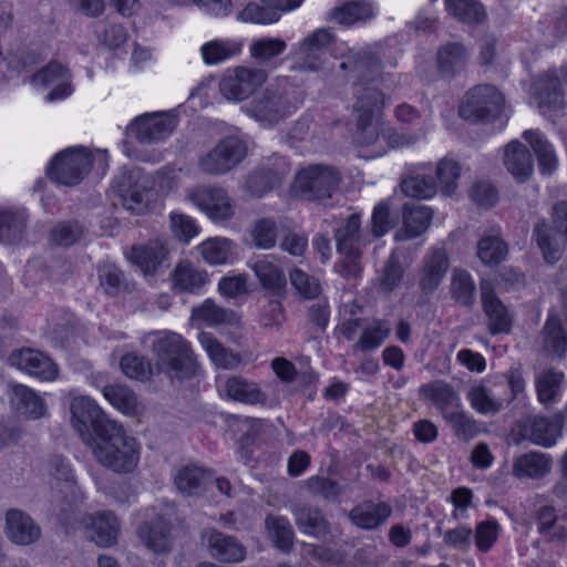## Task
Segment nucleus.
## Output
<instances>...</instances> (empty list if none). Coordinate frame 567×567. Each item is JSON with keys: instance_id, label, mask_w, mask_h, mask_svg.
Masks as SVG:
<instances>
[{"instance_id": "1", "label": "nucleus", "mask_w": 567, "mask_h": 567, "mask_svg": "<svg viewBox=\"0 0 567 567\" xmlns=\"http://www.w3.org/2000/svg\"><path fill=\"white\" fill-rule=\"evenodd\" d=\"M344 59L339 68L350 71L354 85L355 102L352 106V116L355 121V140L361 145H372L379 138L378 125L374 115L384 106L383 93L373 85L383 79V63L381 56L373 48L360 50L349 49L342 55Z\"/></svg>"}, {"instance_id": "2", "label": "nucleus", "mask_w": 567, "mask_h": 567, "mask_svg": "<svg viewBox=\"0 0 567 567\" xmlns=\"http://www.w3.org/2000/svg\"><path fill=\"white\" fill-rule=\"evenodd\" d=\"M86 445L92 450L96 462L114 473H131L140 461L137 441L127 435L117 422L104 426Z\"/></svg>"}, {"instance_id": "3", "label": "nucleus", "mask_w": 567, "mask_h": 567, "mask_svg": "<svg viewBox=\"0 0 567 567\" xmlns=\"http://www.w3.org/2000/svg\"><path fill=\"white\" fill-rule=\"evenodd\" d=\"M153 336L152 352L158 373L165 374L172 382L192 378L197 363L189 342L173 331L154 332Z\"/></svg>"}, {"instance_id": "4", "label": "nucleus", "mask_w": 567, "mask_h": 567, "mask_svg": "<svg viewBox=\"0 0 567 567\" xmlns=\"http://www.w3.org/2000/svg\"><path fill=\"white\" fill-rule=\"evenodd\" d=\"M337 252L340 260L334 264V271L346 279L361 276V258L371 241L369 234L361 228V216L357 213L341 219L333 229Z\"/></svg>"}, {"instance_id": "5", "label": "nucleus", "mask_w": 567, "mask_h": 567, "mask_svg": "<svg viewBox=\"0 0 567 567\" xmlns=\"http://www.w3.org/2000/svg\"><path fill=\"white\" fill-rule=\"evenodd\" d=\"M296 109L297 105L291 99V90L280 84L267 86L245 106L246 113L265 126L277 124Z\"/></svg>"}, {"instance_id": "6", "label": "nucleus", "mask_w": 567, "mask_h": 567, "mask_svg": "<svg viewBox=\"0 0 567 567\" xmlns=\"http://www.w3.org/2000/svg\"><path fill=\"white\" fill-rule=\"evenodd\" d=\"M121 205L133 215H142L152 200L150 181L138 167H123L112 182Z\"/></svg>"}, {"instance_id": "7", "label": "nucleus", "mask_w": 567, "mask_h": 567, "mask_svg": "<svg viewBox=\"0 0 567 567\" xmlns=\"http://www.w3.org/2000/svg\"><path fill=\"white\" fill-rule=\"evenodd\" d=\"M334 34L330 29L321 28L309 33L291 50L293 69L317 72L322 69L328 55L333 53Z\"/></svg>"}, {"instance_id": "8", "label": "nucleus", "mask_w": 567, "mask_h": 567, "mask_svg": "<svg viewBox=\"0 0 567 567\" xmlns=\"http://www.w3.org/2000/svg\"><path fill=\"white\" fill-rule=\"evenodd\" d=\"M503 107V94L493 85L482 84L465 94L460 115L472 123L491 122L502 114Z\"/></svg>"}, {"instance_id": "9", "label": "nucleus", "mask_w": 567, "mask_h": 567, "mask_svg": "<svg viewBox=\"0 0 567 567\" xmlns=\"http://www.w3.org/2000/svg\"><path fill=\"white\" fill-rule=\"evenodd\" d=\"M341 181V173L337 167L311 164L297 173L295 187L308 199H326L333 195Z\"/></svg>"}, {"instance_id": "10", "label": "nucleus", "mask_w": 567, "mask_h": 567, "mask_svg": "<svg viewBox=\"0 0 567 567\" xmlns=\"http://www.w3.org/2000/svg\"><path fill=\"white\" fill-rule=\"evenodd\" d=\"M93 159L84 147H72L59 153L48 167L49 177L61 185H78L91 171Z\"/></svg>"}, {"instance_id": "11", "label": "nucleus", "mask_w": 567, "mask_h": 567, "mask_svg": "<svg viewBox=\"0 0 567 567\" xmlns=\"http://www.w3.org/2000/svg\"><path fill=\"white\" fill-rule=\"evenodd\" d=\"M53 503L63 517L71 512L79 499V488L73 470L66 458L53 455L49 462Z\"/></svg>"}, {"instance_id": "12", "label": "nucleus", "mask_w": 567, "mask_h": 567, "mask_svg": "<svg viewBox=\"0 0 567 567\" xmlns=\"http://www.w3.org/2000/svg\"><path fill=\"white\" fill-rule=\"evenodd\" d=\"M246 155L247 145L241 138L226 136L199 158V167L210 175L225 174L237 166Z\"/></svg>"}, {"instance_id": "13", "label": "nucleus", "mask_w": 567, "mask_h": 567, "mask_svg": "<svg viewBox=\"0 0 567 567\" xmlns=\"http://www.w3.org/2000/svg\"><path fill=\"white\" fill-rule=\"evenodd\" d=\"M70 411L72 425L85 444L100 434L104 426L114 422L107 419L101 408L89 396H75L71 402Z\"/></svg>"}, {"instance_id": "14", "label": "nucleus", "mask_w": 567, "mask_h": 567, "mask_svg": "<svg viewBox=\"0 0 567 567\" xmlns=\"http://www.w3.org/2000/svg\"><path fill=\"white\" fill-rule=\"evenodd\" d=\"M567 87V68L549 70L534 82L535 99L543 115L561 111L565 106L564 87Z\"/></svg>"}, {"instance_id": "15", "label": "nucleus", "mask_w": 567, "mask_h": 567, "mask_svg": "<svg viewBox=\"0 0 567 567\" xmlns=\"http://www.w3.org/2000/svg\"><path fill=\"white\" fill-rule=\"evenodd\" d=\"M267 72L262 69L237 66L228 70L219 82V91L230 101H243L250 96L267 81Z\"/></svg>"}, {"instance_id": "16", "label": "nucleus", "mask_w": 567, "mask_h": 567, "mask_svg": "<svg viewBox=\"0 0 567 567\" xmlns=\"http://www.w3.org/2000/svg\"><path fill=\"white\" fill-rule=\"evenodd\" d=\"M185 196L214 220H226L234 214L231 199L220 187L196 186L188 188Z\"/></svg>"}, {"instance_id": "17", "label": "nucleus", "mask_w": 567, "mask_h": 567, "mask_svg": "<svg viewBox=\"0 0 567 567\" xmlns=\"http://www.w3.org/2000/svg\"><path fill=\"white\" fill-rule=\"evenodd\" d=\"M176 126V116L152 113L137 116L127 127V132L142 144H154L166 140Z\"/></svg>"}, {"instance_id": "18", "label": "nucleus", "mask_w": 567, "mask_h": 567, "mask_svg": "<svg viewBox=\"0 0 567 567\" xmlns=\"http://www.w3.org/2000/svg\"><path fill=\"white\" fill-rule=\"evenodd\" d=\"M9 361L11 365L40 381H53L59 375L58 364L45 353L32 348L14 350Z\"/></svg>"}, {"instance_id": "19", "label": "nucleus", "mask_w": 567, "mask_h": 567, "mask_svg": "<svg viewBox=\"0 0 567 567\" xmlns=\"http://www.w3.org/2000/svg\"><path fill=\"white\" fill-rule=\"evenodd\" d=\"M202 542L209 555L221 563H239L246 557V547L233 535H227L216 528L202 532Z\"/></svg>"}, {"instance_id": "20", "label": "nucleus", "mask_w": 567, "mask_h": 567, "mask_svg": "<svg viewBox=\"0 0 567 567\" xmlns=\"http://www.w3.org/2000/svg\"><path fill=\"white\" fill-rule=\"evenodd\" d=\"M81 524L86 536L100 547L116 544L121 526L117 517L111 511H101L85 515Z\"/></svg>"}, {"instance_id": "21", "label": "nucleus", "mask_w": 567, "mask_h": 567, "mask_svg": "<svg viewBox=\"0 0 567 567\" xmlns=\"http://www.w3.org/2000/svg\"><path fill=\"white\" fill-rule=\"evenodd\" d=\"M4 530L8 539L19 546L32 545L42 536L40 525L19 508L7 511Z\"/></svg>"}, {"instance_id": "22", "label": "nucleus", "mask_w": 567, "mask_h": 567, "mask_svg": "<svg viewBox=\"0 0 567 567\" xmlns=\"http://www.w3.org/2000/svg\"><path fill=\"white\" fill-rule=\"evenodd\" d=\"M30 81L35 86L53 87L45 97L49 102L65 99L72 93L71 74L59 62H50L47 66L34 73Z\"/></svg>"}, {"instance_id": "23", "label": "nucleus", "mask_w": 567, "mask_h": 567, "mask_svg": "<svg viewBox=\"0 0 567 567\" xmlns=\"http://www.w3.org/2000/svg\"><path fill=\"white\" fill-rule=\"evenodd\" d=\"M291 514L300 533L318 540H324L331 535V524L321 508L310 504H297Z\"/></svg>"}, {"instance_id": "24", "label": "nucleus", "mask_w": 567, "mask_h": 567, "mask_svg": "<svg viewBox=\"0 0 567 567\" xmlns=\"http://www.w3.org/2000/svg\"><path fill=\"white\" fill-rule=\"evenodd\" d=\"M470 59L471 52L462 42H446L436 51V72L442 79L455 78L466 69Z\"/></svg>"}, {"instance_id": "25", "label": "nucleus", "mask_w": 567, "mask_h": 567, "mask_svg": "<svg viewBox=\"0 0 567 567\" xmlns=\"http://www.w3.org/2000/svg\"><path fill=\"white\" fill-rule=\"evenodd\" d=\"M537 343L539 350L548 358L564 359L567 352V330L557 315H550L546 319Z\"/></svg>"}, {"instance_id": "26", "label": "nucleus", "mask_w": 567, "mask_h": 567, "mask_svg": "<svg viewBox=\"0 0 567 567\" xmlns=\"http://www.w3.org/2000/svg\"><path fill=\"white\" fill-rule=\"evenodd\" d=\"M392 512L391 505L386 502L368 501L354 506L348 517L358 528L374 530L388 522Z\"/></svg>"}, {"instance_id": "27", "label": "nucleus", "mask_w": 567, "mask_h": 567, "mask_svg": "<svg viewBox=\"0 0 567 567\" xmlns=\"http://www.w3.org/2000/svg\"><path fill=\"white\" fill-rule=\"evenodd\" d=\"M560 431L561 422L558 419L550 420L544 416L527 417L520 425L522 436L543 447L553 446Z\"/></svg>"}, {"instance_id": "28", "label": "nucleus", "mask_w": 567, "mask_h": 567, "mask_svg": "<svg viewBox=\"0 0 567 567\" xmlns=\"http://www.w3.org/2000/svg\"><path fill=\"white\" fill-rule=\"evenodd\" d=\"M449 269V258L443 249H433L423 259L420 271L419 287L423 295L434 292L443 281Z\"/></svg>"}, {"instance_id": "29", "label": "nucleus", "mask_w": 567, "mask_h": 567, "mask_svg": "<svg viewBox=\"0 0 567 567\" xmlns=\"http://www.w3.org/2000/svg\"><path fill=\"white\" fill-rule=\"evenodd\" d=\"M10 402L18 414L30 420L41 419L47 413L43 398L24 384L11 385Z\"/></svg>"}, {"instance_id": "30", "label": "nucleus", "mask_w": 567, "mask_h": 567, "mask_svg": "<svg viewBox=\"0 0 567 567\" xmlns=\"http://www.w3.org/2000/svg\"><path fill=\"white\" fill-rule=\"evenodd\" d=\"M171 276L173 290L179 293H198L209 281L207 271L189 260L178 262Z\"/></svg>"}, {"instance_id": "31", "label": "nucleus", "mask_w": 567, "mask_h": 567, "mask_svg": "<svg viewBox=\"0 0 567 567\" xmlns=\"http://www.w3.org/2000/svg\"><path fill=\"white\" fill-rule=\"evenodd\" d=\"M553 468V458L549 454L530 451L514 458L512 474L519 480H540L548 475Z\"/></svg>"}, {"instance_id": "32", "label": "nucleus", "mask_w": 567, "mask_h": 567, "mask_svg": "<svg viewBox=\"0 0 567 567\" xmlns=\"http://www.w3.org/2000/svg\"><path fill=\"white\" fill-rule=\"evenodd\" d=\"M137 535L145 546L155 553H166L172 548L171 524L163 516L143 523L137 529Z\"/></svg>"}, {"instance_id": "33", "label": "nucleus", "mask_w": 567, "mask_h": 567, "mask_svg": "<svg viewBox=\"0 0 567 567\" xmlns=\"http://www.w3.org/2000/svg\"><path fill=\"white\" fill-rule=\"evenodd\" d=\"M481 297L483 310L489 320L491 334L508 333L512 328V318L507 308L487 286H481Z\"/></svg>"}, {"instance_id": "34", "label": "nucleus", "mask_w": 567, "mask_h": 567, "mask_svg": "<svg viewBox=\"0 0 567 567\" xmlns=\"http://www.w3.org/2000/svg\"><path fill=\"white\" fill-rule=\"evenodd\" d=\"M504 164L519 182L528 179L534 169V161L528 148L519 141H512L505 147Z\"/></svg>"}, {"instance_id": "35", "label": "nucleus", "mask_w": 567, "mask_h": 567, "mask_svg": "<svg viewBox=\"0 0 567 567\" xmlns=\"http://www.w3.org/2000/svg\"><path fill=\"white\" fill-rule=\"evenodd\" d=\"M168 250L159 240L131 248L130 260L135 264L144 275H154L165 259Z\"/></svg>"}, {"instance_id": "36", "label": "nucleus", "mask_w": 567, "mask_h": 567, "mask_svg": "<svg viewBox=\"0 0 567 567\" xmlns=\"http://www.w3.org/2000/svg\"><path fill=\"white\" fill-rule=\"evenodd\" d=\"M565 373L555 368L543 369L535 377V388L539 402L550 406L560 400Z\"/></svg>"}, {"instance_id": "37", "label": "nucleus", "mask_w": 567, "mask_h": 567, "mask_svg": "<svg viewBox=\"0 0 567 567\" xmlns=\"http://www.w3.org/2000/svg\"><path fill=\"white\" fill-rule=\"evenodd\" d=\"M225 391L229 399L241 403L266 405L268 402L267 394L256 382L240 375L229 378L226 381Z\"/></svg>"}, {"instance_id": "38", "label": "nucleus", "mask_w": 567, "mask_h": 567, "mask_svg": "<svg viewBox=\"0 0 567 567\" xmlns=\"http://www.w3.org/2000/svg\"><path fill=\"white\" fill-rule=\"evenodd\" d=\"M420 393L440 410L443 417L460 405L458 394L444 381H433L423 384L420 388Z\"/></svg>"}, {"instance_id": "39", "label": "nucleus", "mask_w": 567, "mask_h": 567, "mask_svg": "<svg viewBox=\"0 0 567 567\" xmlns=\"http://www.w3.org/2000/svg\"><path fill=\"white\" fill-rule=\"evenodd\" d=\"M192 320L204 322L209 327L238 323V317L234 310L217 305L213 299H206L193 307Z\"/></svg>"}, {"instance_id": "40", "label": "nucleus", "mask_w": 567, "mask_h": 567, "mask_svg": "<svg viewBox=\"0 0 567 567\" xmlns=\"http://www.w3.org/2000/svg\"><path fill=\"white\" fill-rule=\"evenodd\" d=\"M289 172V165L284 158H280L276 171L261 169L249 175L247 188L251 195L260 197L265 193L279 186Z\"/></svg>"}, {"instance_id": "41", "label": "nucleus", "mask_w": 567, "mask_h": 567, "mask_svg": "<svg viewBox=\"0 0 567 567\" xmlns=\"http://www.w3.org/2000/svg\"><path fill=\"white\" fill-rule=\"evenodd\" d=\"M250 269L264 289L276 295L285 290L287 285L285 272L274 261L260 259L251 264Z\"/></svg>"}, {"instance_id": "42", "label": "nucleus", "mask_w": 567, "mask_h": 567, "mask_svg": "<svg viewBox=\"0 0 567 567\" xmlns=\"http://www.w3.org/2000/svg\"><path fill=\"white\" fill-rule=\"evenodd\" d=\"M432 219V210L420 204L406 203L403 206L404 239H412L424 233Z\"/></svg>"}, {"instance_id": "43", "label": "nucleus", "mask_w": 567, "mask_h": 567, "mask_svg": "<svg viewBox=\"0 0 567 567\" xmlns=\"http://www.w3.org/2000/svg\"><path fill=\"white\" fill-rule=\"evenodd\" d=\"M523 137L535 153L542 171L553 173L557 167V156L547 137L539 130H526Z\"/></svg>"}, {"instance_id": "44", "label": "nucleus", "mask_w": 567, "mask_h": 567, "mask_svg": "<svg viewBox=\"0 0 567 567\" xmlns=\"http://www.w3.org/2000/svg\"><path fill=\"white\" fill-rule=\"evenodd\" d=\"M104 398L126 415H137L142 405L133 390L123 384H109L103 389Z\"/></svg>"}, {"instance_id": "45", "label": "nucleus", "mask_w": 567, "mask_h": 567, "mask_svg": "<svg viewBox=\"0 0 567 567\" xmlns=\"http://www.w3.org/2000/svg\"><path fill=\"white\" fill-rule=\"evenodd\" d=\"M265 525L275 547L285 554L291 553L295 544V532L288 518L267 516Z\"/></svg>"}, {"instance_id": "46", "label": "nucleus", "mask_w": 567, "mask_h": 567, "mask_svg": "<svg viewBox=\"0 0 567 567\" xmlns=\"http://www.w3.org/2000/svg\"><path fill=\"white\" fill-rule=\"evenodd\" d=\"M208 482H210V472L197 466H185L175 476L177 488L187 495L200 493L208 487Z\"/></svg>"}, {"instance_id": "47", "label": "nucleus", "mask_w": 567, "mask_h": 567, "mask_svg": "<svg viewBox=\"0 0 567 567\" xmlns=\"http://www.w3.org/2000/svg\"><path fill=\"white\" fill-rule=\"evenodd\" d=\"M450 293L452 298L463 307H471L474 303L476 287L472 276L466 270H453Z\"/></svg>"}, {"instance_id": "48", "label": "nucleus", "mask_w": 567, "mask_h": 567, "mask_svg": "<svg viewBox=\"0 0 567 567\" xmlns=\"http://www.w3.org/2000/svg\"><path fill=\"white\" fill-rule=\"evenodd\" d=\"M198 339L212 361L217 367L224 369H234L240 363V358L224 348L212 333L202 332L199 333Z\"/></svg>"}, {"instance_id": "49", "label": "nucleus", "mask_w": 567, "mask_h": 567, "mask_svg": "<svg viewBox=\"0 0 567 567\" xmlns=\"http://www.w3.org/2000/svg\"><path fill=\"white\" fill-rule=\"evenodd\" d=\"M507 254V244L497 235L484 236L477 243V256L484 265H498Z\"/></svg>"}, {"instance_id": "50", "label": "nucleus", "mask_w": 567, "mask_h": 567, "mask_svg": "<svg viewBox=\"0 0 567 567\" xmlns=\"http://www.w3.org/2000/svg\"><path fill=\"white\" fill-rule=\"evenodd\" d=\"M471 406L481 414H495L503 408V401L497 399L484 384H475L466 393Z\"/></svg>"}, {"instance_id": "51", "label": "nucleus", "mask_w": 567, "mask_h": 567, "mask_svg": "<svg viewBox=\"0 0 567 567\" xmlns=\"http://www.w3.org/2000/svg\"><path fill=\"white\" fill-rule=\"evenodd\" d=\"M27 218L21 213L4 210L0 213V243L17 244L24 234Z\"/></svg>"}, {"instance_id": "52", "label": "nucleus", "mask_w": 567, "mask_h": 567, "mask_svg": "<svg viewBox=\"0 0 567 567\" xmlns=\"http://www.w3.org/2000/svg\"><path fill=\"white\" fill-rule=\"evenodd\" d=\"M443 419L451 426L454 435L463 442H468L481 431L480 423L458 408L445 414Z\"/></svg>"}, {"instance_id": "53", "label": "nucleus", "mask_w": 567, "mask_h": 567, "mask_svg": "<svg viewBox=\"0 0 567 567\" xmlns=\"http://www.w3.org/2000/svg\"><path fill=\"white\" fill-rule=\"evenodd\" d=\"M372 14L370 3L357 1L332 9L329 13V19L339 24H352L357 21L368 20Z\"/></svg>"}, {"instance_id": "54", "label": "nucleus", "mask_w": 567, "mask_h": 567, "mask_svg": "<svg viewBox=\"0 0 567 567\" xmlns=\"http://www.w3.org/2000/svg\"><path fill=\"white\" fill-rule=\"evenodd\" d=\"M240 44L231 40H213L200 48L206 64H218L240 52Z\"/></svg>"}, {"instance_id": "55", "label": "nucleus", "mask_w": 567, "mask_h": 567, "mask_svg": "<svg viewBox=\"0 0 567 567\" xmlns=\"http://www.w3.org/2000/svg\"><path fill=\"white\" fill-rule=\"evenodd\" d=\"M445 2L449 13L464 23H480L485 18V10L476 0H446Z\"/></svg>"}, {"instance_id": "56", "label": "nucleus", "mask_w": 567, "mask_h": 567, "mask_svg": "<svg viewBox=\"0 0 567 567\" xmlns=\"http://www.w3.org/2000/svg\"><path fill=\"white\" fill-rule=\"evenodd\" d=\"M97 277L101 287L110 296H116L128 287L124 272L115 264L110 261H105L99 266Z\"/></svg>"}, {"instance_id": "57", "label": "nucleus", "mask_w": 567, "mask_h": 567, "mask_svg": "<svg viewBox=\"0 0 567 567\" xmlns=\"http://www.w3.org/2000/svg\"><path fill=\"white\" fill-rule=\"evenodd\" d=\"M558 516L553 506H542L536 512L538 533L549 540H564L567 538V532L564 527L557 526Z\"/></svg>"}, {"instance_id": "58", "label": "nucleus", "mask_w": 567, "mask_h": 567, "mask_svg": "<svg viewBox=\"0 0 567 567\" xmlns=\"http://www.w3.org/2000/svg\"><path fill=\"white\" fill-rule=\"evenodd\" d=\"M390 331L391 329L385 321L375 320L362 330L361 337L353 348L362 351L377 349L388 338Z\"/></svg>"}, {"instance_id": "59", "label": "nucleus", "mask_w": 567, "mask_h": 567, "mask_svg": "<svg viewBox=\"0 0 567 567\" xmlns=\"http://www.w3.org/2000/svg\"><path fill=\"white\" fill-rule=\"evenodd\" d=\"M202 257L210 265H221L231 255V241L226 238H212L198 246Z\"/></svg>"}, {"instance_id": "60", "label": "nucleus", "mask_w": 567, "mask_h": 567, "mask_svg": "<svg viewBox=\"0 0 567 567\" xmlns=\"http://www.w3.org/2000/svg\"><path fill=\"white\" fill-rule=\"evenodd\" d=\"M401 189L409 197L422 199L432 197L437 190V185L431 176L415 174L402 181Z\"/></svg>"}, {"instance_id": "61", "label": "nucleus", "mask_w": 567, "mask_h": 567, "mask_svg": "<svg viewBox=\"0 0 567 567\" xmlns=\"http://www.w3.org/2000/svg\"><path fill=\"white\" fill-rule=\"evenodd\" d=\"M461 176V166L450 158L441 159L436 165V177L441 192L450 196L457 188V179Z\"/></svg>"}, {"instance_id": "62", "label": "nucleus", "mask_w": 567, "mask_h": 567, "mask_svg": "<svg viewBox=\"0 0 567 567\" xmlns=\"http://www.w3.org/2000/svg\"><path fill=\"white\" fill-rule=\"evenodd\" d=\"M289 280L298 295L306 299H313L321 292L319 280L300 268L295 267L289 270Z\"/></svg>"}, {"instance_id": "63", "label": "nucleus", "mask_w": 567, "mask_h": 567, "mask_svg": "<svg viewBox=\"0 0 567 567\" xmlns=\"http://www.w3.org/2000/svg\"><path fill=\"white\" fill-rule=\"evenodd\" d=\"M120 365L125 375L138 381L148 380L153 373L151 362L136 353L123 355Z\"/></svg>"}, {"instance_id": "64", "label": "nucleus", "mask_w": 567, "mask_h": 567, "mask_svg": "<svg viewBox=\"0 0 567 567\" xmlns=\"http://www.w3.org/2000/svg\"><path fill=\"white\" fill-rule=\"evenodd\" d=\"M404 275L403 266L396 254L392 252L386 259L379 278L380 287L385 292L395 290Z\"/></svg>"}]
</instances>
